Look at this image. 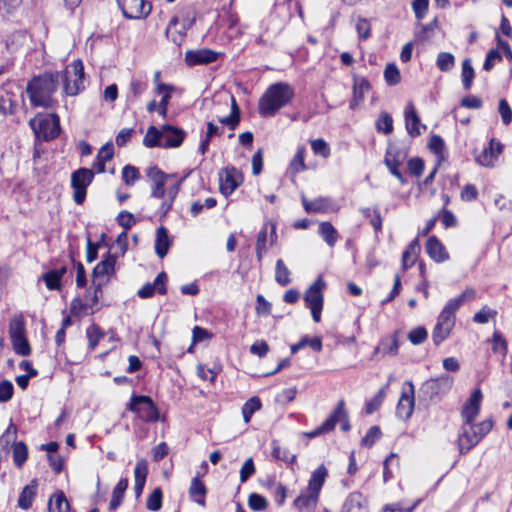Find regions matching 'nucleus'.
<instances>
[{"mask_svg":"<svg viewBox=\"0 0 512 512\" xmlns=\"http://www.w3.org/2000/svg\"><path fill=\"white\" fill-rule=\"evenodd\" d=\"M171 245V240L168 236V231L165 227L161 226L157 229L155 240V252L159 258H164Z\"/></svg>","mask_w":512,"mask_h":512,"instance_id":"30","label":"nucleus"},{"mask_svg":"<svg viewBox=\"0 0 512 512\" xmlns=\"http://www.w3.org/2000/svg\"><path fill=\"white\" fill-rule=\"evenodd\" d=\"M405 127L411 137H417L421 134V129H426V125L421 124L420 118L412 102H409L404 110Z\"/></svg>","mask_w":512,"mask_h":512,"instance_id":"21","label":"nucleus"},{"mask_svg":"<svg viewBox=\"0 0 512 512\" xmlns=\"http://www.w3.org/2000/svg\"><path fill=\"white\" fill-rule=\"evenodd\" d=\"M436 66L441 72H449L455 66V57L450 52H440L437 55Z\"/></svg>","mask_w":512,"mask_h":512,"instance_id":"42","label":"nucleus"},{"mask_svg":"<svg viewBox=\"0 0 512 512\" xmlns=\"http://www.w3.org/2000/svg\"><path fill=\"white\" fill-rule=\"evenodd\" d=\"M293 96L294 91L287 83L278 82L270 85L259 100V114L263 117L274 116L282 107L290 103Z\"/></svg>","mask_w":512,"mask_h":512,"instance_id":"2","label":"nucleus"},{"mask_svg":"<svg viewBox=\"0 0 512 512\" xmlns=\"http://www.w3.org/2000/svg\"><path fill=\"white\" fill-rule=\"evenodd\" d=\"M13 349L16 354L21 356H28L31 353V348L26 336L11 339Z\"/></svg>","mask_w":512,"mask_h":512,"instance_id":"56","label":"nucleus"},{"mask_svg":"<svg viewBox=\"0 0 512 512\" xmlns=\"http://www.w3.org/2000/svg\"><path fill=\"white\" fill-rule=\"evenodd\" d=\"M143 145L147 148H163L162 128L159 130L155 126H150L144 136Z\"/></svg>","mask_w":512,"mask_h":512,"instance_id":"35","label":"nucleus"},{"mask_svg":"<svg viewBox=\"0 0 512 512\" xmlns=\"http://www.w3.org/2000/svg\"><path fill=\"white\" fill-rule=\"evenodd\" d=\"M248 506L254 511H263L268 506L267 499L257 493H252L248 498Z\"/></svg>","mask_w":512,"mask_h":512,"instance_id":"58","label":"nucleus"},{"mask_svg":"<svg viewBox=\"0 0 512 512\" xmlns=\"http://www.w3.org/2000/svg\"><path fill=\"white\" fill-rule=\"evenodd\" d=\"M185 137L186 132L180 128L174 127L172 125L162 126L163 148L179 147Z\"/></svg>","mask_w":512,"mask_h":512,"instance_id":"22","label":"nucleus"},{"mask_svg":"<svg viewBox=\"0 0 512 512\" xmlns=\"http://www.w3.org/2000/svg\"><path fill=\"white\" fill-rule=\"evenodd\" d=\"M94 172L92 169L79 168L71 174V187L73 188V200L80 205L85 201L87 187L92 183Z\"/></svg>","mask_w":512,"mask_h":512,"instance_id":"10","label":"nucleus"},{"mask_svg":"<svg viewBox=\"0 0 512 512\" xmlns=\"http://www.w3.org/2000/svg\"><path fill=\"white\" fill-rule=\"evenodd\" d=\"M61 72L43 73L33 77L27 84L26 93L35 107L51 108L57 103L54 97L59 85Z\"/></svg>","mask_w":512,"mask_h":512,"instance_id":"1","label":"nucleus"},{"mask_svg":"<svg viewBox=\"0 0 512 512\" xmlns=\"http://www.w3.org/2000/svg\"><path fill=\"white\" fill-rule=\"evenodd\" d=\"M370 89V83L365 78H355L353 85V100L350 104L351 108H354L358 102L362 101L365 94Z\"/></svg>","mask_w":512,"mask_h":512,"instance_id":"33","label":"nucleus"},{"mask_svg":"<svg viewBox=\"0 0 512 512\" xmlns=\"http://www.w3.org/2000/svg\"><path fill=\"white\" fill-rule=\"evenodd\" d=\"M384 78L388 85L393 86L400 82L401 76L397 66L393 63H389L384 70Z\"/></svg>","mask_w":512,"mask_h":512,"instance_id":"54","label":"nucleus"},{"mask_svg":"<svg viewBox=\"0 0 512 512\" xmlns=\"http://www.w3.org/2000/svg\"><path fill=\"white\" fill-rule=\"evenodd\" d=\"M167 279L165 272L159 273L153 283H146L138 290V297L147 299L152 297L156 292L161 295H165L167 293Z\"/></svg>","mask_w":512,"mask_h":512,"instance_id":"18","label":"nucleus"},{"mask_svg":"<svg viewBox=\"0 0 512 512\" xmlns=\"http://www.w3.org/2000/svg\"><path fill=\"white\" fill-rule=\"evenodd\" d=\"M219 121L227 125L230 129H235L240 121V110L235 99L232 97L231 113L227 117L220 118Z\"/></svg>","mask_w":512,"mask_h":512,"instance_id":"50","label":"nucleus"},{"mask_svg":"<svg viewBox=\"0 0 512 512\" xmlns=\"http://www.w3.org/2000/svg\"><path fill=\"white\" fill-rule=\"evenodd\" d=\"M319 234L321 235V237L324 239L328 246H335L338 239V233L330 222H322L319 225Z\"/></svg>","mask_w":512,"mask_h":512,"instance_id":"40","label":"nucleus"},{"mask_svg":"<svg viewBox=\"0 0 512 512\" xmlns=\"http://www.w3.org/2000/svg\"><path fill=\"white\" fill-rule=\"evenodd\" d=\"M492 427L493 421L491 419L484 420L479 424H474V422H463L458 435V447L460 454L468 453L482 440L485 435L491 431Z\"/></svg>","mask_w":512,"mask_h":512,"instance_id":"4","label":"nucleus"},{"mask_svg":"<svg viewBox=\"0 0 512 512\" xmlns=\"http://www.w3.org/2000/svg\"><path fill=\"white\" fill-rule=\"evenodd\" d=\"M395 335L396 334H393V336L383 339L375 348L374 355H377L378 353H382L383 355H396L399 343Z\"/></svg>","mask_w":512,"mask_h":512,"instance_id":"37","label":"nucleus"},{"mask_svg":"<svg viewBox=\"0 0 512 512\" xmlns=\"http://www.w3.org/2000/svg\"><path fill=\"white\" fill-rule=\"evenodd\" d=\"M503 145L496 141L495 139H491L489 146L485 148L477 157L476 161L486 167H491L494 165L495 161L502 153Z\"/></svg>","mask_w":512,"mask_h":512,"instance_id":"24","label":"nucleus"},{"mask_svg":"<svg viewBox=\"0 0 512 512\" xmlns=\"http://www.w3.org/2000/svg\"><path fill=\"white\" fill-rule=\"evenodd\" d=\"M277 225L274 221H266L261 230L258 232L256 240V257L261 261L267 253L268 248L273 246L277 241Z\"/></svg>","mask_w":512,"mask_h":512,"instance_id":"11","label":"nucleus"},{"mask_svg":"<svg viewBox=\"0 0 512 512\" xmlns=\"http://www.w3.org/2000/svg\"><path fill=\"white\" fill-rule=\"evenodd\" d=\"M376 129L378 132L386 135L393 131V119L387 112H381L376 120Z\"/></svg>","mask_w":512,"mask_h":512,"instance_id":"49","label":"nucleus"},{"mask_svg":"<svg viewBox=\"0 0 512 512\" xmlns=\"http://www.w3.org/2000/svg\"><path fill=\"white\" fill-rule=\"evenodd\" d=\"M60 79L63 81V92L66 96L78 95L85 88L82 61L77 59L71 62L65 71L61 72Z\"/></svg>","mask_w":512,"mask_h":512,"instance_id":"5","label":"nucleus"},{"mask_svg":"<svg viewBox=\"0 0 512 512\" xmlns=\"http://www.w3.org/2000/svg\"><path fill=\"white\" fill-rule=\"evenodd\" d=\"M218 53L211 49L189 50L185 54V62L188 66L209 64L217 60Z\"/></svg>","mask_w":512,"mask_h":512,"instance_id":"20","label":"nucleus"},{"mask_svg":"<svg viewBox=\"0 0 512 512\" xmlns=\"http://www.w3.org/2000/svg\"><path fill=\"white\" fill-rule=\"evenodd\" d=\"M116 256L107 253L106 256L93 269V284H97L100 278L114 273Z\"/></svg>","mask_w":512,"mask_h":512,"instance_id":"25","label":"nucleus"},{"mask_svg":"<svg viewBox=\"0 0 512 512\" xmlns=\"http://www.w3.org/2000/svg\"><path fill=\"white\" fill-rule=\"evenodd\" d=\"M128 409L144 422H156L159 419L158 408L149 396L133 395Z\"/></svg>","mask_w":512,"mask_h":512,"instance_id":"8","label":"nucleus"},{"mask_svg":"<svg viewBox=\"0 0 512 512\" xmlns=\"http://www.w3.org/2000/svg\"><path fill=\"white\" fill-rule=\"evenodd\" d=\"M340 413L341 408L336 413H332L319 427L310 432H306L304 435L308 438H315L319 435L331 432L334 429V421Z\"/></svg>","mask_w":512,"mask_h":512,"instance_id":"38","label":"nucleus"},{"mask_svg":"<svg viewBox=\"0 0 512 512\" xmlns=\"http://www.w3.org/2000/svg\"><path fill=\"white\" fill-rule=\"evenodd\" d=\"M406 158V152L401 150L396 145H389L386 151L384 162L385 164H391L394 162L395 164L401 165Z\"/></svg>","mask_w":512,"mask_h":512,"instance_id":"44","label":"nucleus"},{"mask_svg":"<svg viewBox=\"0 0 512 512\" xmlns=\"http://www.w3.org/2000/svg\"><path fill=\"white\" fill-rule=\"evenodd\" d=\"M428 336V332L425 327L418 326L416 328H413L408 333V339L413 345H419L422 344Z\"/></svg>","mask_w":512,"mask_h":512,"instance_id":"59","label":"nucleus"},{"mask_svg":"<svg viewBox=\"0 0 512 512\" xmlns=\"http://www.w3.org/2000/svg\"><path fill=\"white\" fill-rule=\"evenodd\" d=\"M146 507L150 511H158L162 507V491L160 488L154 489L149 495Z\"/></svg>","mask_w":512,"mask_h":512,"instance_id":"60","label":"nucleus"},{"mask_svg":"<svg viewBox=\"0 0 512 512\" xmlns=\"http://www.w3.org/2000/svg\"><path fill=\"white\" fill-rule=\"evenodd\" d=\"M275 280L281 286H286L291 282L290 271L282 259H278L276 262Z\"/></svg>","mask_w":512,"mask_h":512,"instance_id":"46","label":"nucleus"},{"mask_svg":"<svg viewBox=\"0 0 512 512\" xmlns=\"http://www.w3.org/2000/svg\"><path fill=\"white\" fill-rule=\"evenodd\" d=\"M328 476V470L324 465H320L312 472L305 491L294 500L293 505L299 510H312L317 506L319 493Z\"/></svg>","mask_w":512,"mask_h":512,"instance_id":"3","label":"nucleus"},{"mask_svg":"<svg viewBox=\"0 0 512 512\" xmlns=\"http://www.w3.org/2000/svg\"><path fill=\"white\" fill-rule=\"evenodd\" d=\"M9 335L11 339L25 336V322L22 317L17 316L9 323Z\"/></svg>","mask_w":512,"mask_h":512,"instance_id":"51","label":"nucleus"},{"mask_svg":"<svg viewBox=\"0 0 512 512\" xmlns=\"http://www.w3.org/2000/svg\"><path fill=\"white\" fill-rule=\"evenodd\" d=\"M429 8V0H414L412 2V10L418 22L422 21L426 16Z\"/></svg>","mask_w":512,"mask_h":512,"instance_id":"61","label":"nucleus"},{"mask_svg":"<svg viewBox=\"0 0 512 512\" xmlns=\"http://www.w3.org/2000/svg\"><path fill=\"white\" fill-rule=\"evenodd\" d=\"M123 16L127 19L146 18L152 10L148 0H116Z\"/></svg>","mask_w":512,"mask_h":512,"instance_id":"12","label":"nucleus"},{"mask_svg":"<svg viewBox=\"0 0 512 512\" xmlns=\"http://www.w3.org/2000/svg\"><path fill=\"white\" fill-rule=\"evenodd\" d=\"M325 288L324 280L319 277L305 291L304 302L306 307L311 311L313 320L318 323L321 320V312L323 309V290Z\"/></svg>","mask_w":512,"mask_h":512,"instance_id":"7","label":"nucleus"},{"mask_svg":"<svg viewBox=\"0 0 512 512\" xmlns=\"http://www.w3.org/2000/svg\"><path fill=\"white\" fill-rule=\"evenodd\" d=\"M37 488L38 482L36 479H33L28 485H26L22 489L18 498V506L21 509L27 510L32 506L37 494Z\"/></svg>","mask_w":512,"mask_h":512,"instance_id":"29","label":"nucleus"},{"mask_svg":"<svg viewBox=\"0 0 512 512\" xmlns=\"http://www.w3.org/2000/svg\"><path fill=\"white\" fill-rule=\"evenodd\" d=\"M36 137L43 141L56 138L60 133V121L57 114L39 115L29 122Z\"/></svg>","mask_w":512,"mask_h":512,"instance_id":"6","label":"nucleus"},{"mask_svg":"<svg viewBox=\"0 0 512 512\" xmlns=\"http://www.w3.org/2000/svg\"><path fill=\"white\" fill-rule=\"evenodd\" d=\"M146 176L150 182L151 196L161 199L166 194L165 185L176 177L175 174H166L157 166H151L146 170Z\"/></svg>","mask_w":512,"mask_h":512,"instance_id":"13","label":"nucleus"},{"mask_svg":"<svg viewBox=\"0 0 512 512\" xmlns=\"http://www.w3.org/2000/svg\"><path fill=\"white\" fill-rule=\"evenodd\" d=\"M27 458H28L27 445L22 441L14 443V445H13L14 464L18 468H21L23 466V464L26 462Z\"/></svg>","mask_w":512,"mask_h":512,"instance_id":"43","label":"nucleus"},{"mask_svg":"<svg viewBox=\"0 0 512 512\" xmlns=\"http://www.w3.org/2000/svg\"><path fill=\"white\" fill-rule=\"evenodd\" d=\"M474 78H475V71L472 66V61L470 58H465L462 61L461 81H462L463 88L466 91L471 89Z\"/></svg>","mask_w":512,"mask_h":512,"instance_id":"36","label":"nucleus"},{"mask_svg":"<svg viewBox=\"0 0 512 512\" xmlns=\"http://www.w3.org/2000/svg\"><path fill=\"white\" fill-rule=\"evenodd\" d=\"M498 112L504 125L507 126L512 122V109L505 99H500Z\"/></svg>","mask_w":512,"mask_h":512,"instance_id":"64","label":"nucleus"},{"mask_svg":"<svg viewBox=\"0 0 512 512\" xmlns=\"http://www.w3.org/2000/svg\"><path fill=\"white\" fill-rule=\"evenodd\" d=\"M67 273L66 266L60 268L51 269L44 273L40 279L44 281L48 290H60L62 287V277Z\"/></svg>","mask_w":512,"mask_h":512,"instance_id":"28","label":"nucleus"},{"mask_svg":"<svg viewBox=\"0 0 512 512\" xmlns=\"http://www.w3.org/2000/svg\"><path fill=\"white\" fill-rule=\"evenodd\" d=\"M302 203L307 213H326L338 210L335 202L329 197H319L312 201H308L303 196Z\"/></svg>","mask_w":512,"mask_h":512,"instance_id":"19","label":"nucleus"},{"mask_svg":"<svg viewBox=\"0 0 512 512\" xmlns=\"http://www.w3.org/2000/svg\"><path fill=\"white\" fill-rule=\"evenodd\" d=\"M70 504L63 491H56L48 501L49 512H69Z\"/></svg>","mask_w":512,"mask_h":512,"instance_id":"31","label":"nucleus"},{"mask_svg":"<svg viewBox=\"0 0 512 512\" xmlns=\"http://www.w3.org/2000/svg\"><path fill=\"white\" fill-rule=\"evenodd\" d=\"M272 456L288 464H292L296 461V455L291 454L288 449L282 448L276 441L272 442Z\"/></svg>","mask_w":512,"mask_h":512,"instance_id":"45","label":"nucleus"},{"mask_svg":"<svg viewBox=\"0 0 512 512\" xmlns=\"http://www.w3.org/2000/svg\"><path fill=\"white\" fill-rule=\"evenodd\" d=\"M497 315V311L490 309L488 306H483L480 311L474 314L473 321L479 324L487 323L491 318Z\"/></svg>","mask_w":512,"mask_h":512,"instance_id":"63","label":"nucleus"},{"mask_svg":"<svg viewBox=\"0 0 512 512\" xmlns=\"http://www.w3.org/2000/svg\"><path fill=\"white\" fill-rule=\"evenodd\" d=\"M174 90L175 87L170 84L158 83L157 87L155 88V92L159 95H162L159 104L168 106L172 96V92Z\"/></svg>","mask_w":512,"mask_h":512,"instance_id":"57","label":"nucleus"},{"mask_svg":"<svg viewBox=\"0 0 512 512\" xmlns=\"http://www.w3.org/2000/svg\"><path fill=\"white\" fill-rule=\"evenodd\" d=\"M476 297V291L473 288H466L460 295L457 297L451 298L444 308L442 309L440 315L446 316L447 318L453 319L455 321V313L456 311L464 304L467 303Z\"/></svg>","mask_w":512,"mask_h":512,"instance_id":"16","label":"nucleus"},{"mask_svg":"<svg viewBox=\"0 0 512 512\" xmlns=\"http://www.w3.org/2000/svg\"><path fill=\"white\" fill-rule=\"evenodd\" d=\"M405 384L407 388H403L396 407V414L402 419H408L414 409V385L411 381H407Z\"/></svg>","mask_w":512,"mask_h":512,"instance_id":"15","label":"nucleus"},{"mask_svg":"<svg viewBox=\"0 0 512 512\" xmlns=\"http://www.w3.org/2000/svg\"><path fill=\"white\" fill-rule=\"evenodd\" d=\"M482 401V393L480 389H476L464 403L461 416L463 422H474L479 414Z\"/></svg>","mask_w":512,"mask_h":512,"instance_id":"17","label":"nucleus"},{"mask_svg":"<svg viewBox=\"0 0 512 512\" xmlns=\"http://www.w3.org/2000/svg\"><path fill=\"white\" fill-rule=\"evenodd\" d=\"M454 378L448 374H442L436 378L425 381L421 387L422 392L431 401H440L453 387Z\"/></svg>","mask_w":512,"mask_h":512,"instance_id":"9","label":"nucleus"},{"mask_svg":"<svg viewBox=\"0 0 512 512\" xmlns=\"http://www.w3.org/2000/svg\"><path fill=\"white\" fill-rule=\"evenodd\" d=\"M183 181L184 178H181L167 187L166 194L168 196V200L162 204V207L164 208L165 211H168L171 208L174 199L179 193Z\"/></svg>","mask_w":512,"mask_h":512,"instance_id":"53","label":"nucleus"},{"mask_svg":"<svg viewBox=\"0 0 512 512\" xmlns=\"http://www.w3.org/2000/svg\"><path fill=\"white\" fill-rule=\"evenodd\" d=\"M342 512H368L366 498L360 492L350 493L345 499Z\"/></svg>","mask_w":512,"mask_h":512,"instance_id":"26","label":"nucleus"},{"mask_svg":"<svg viewBox=\"0 0 512 512\" xmlns=\"http://www.w3.org/2000/svg\"><path fill=\"white\" fill-rule=\"evenodd\" d=\"M419 250L420 246L418 240L415 239L409 244L407 249L402 254V266L404 270L413 266V264L416 261Z\"/></svg>","mask_w":512,"mask_h":512,"instance_id":"39","label":"nucleus"},{"mask_svg":"<svg viewBox=\"0 0 512 512\" xmlns=\"http://www.w3.org/2000/svg\"><path fill=\"white\" fill-rule=\"evenodd\" d=\"M438 27V20L434 18L428 24H422L421 21L418 22L416 31V37L420 41H425L430 37V34H433L434 30Z\"/></svg>","mask_w":512,"mask_h":512,"instance_id":"48","label":"nucleus"},{"mask_svg":"<svg viewBox=\"0 0 512 512\" xmlns=\"http://www.w3.org/2000/svg\"><path fill=\"white\" fill-rule=\"evenodd\" d=\"M206 487L204 483L198 478L195 477L191 481V485L189 487V495L190 497L199 505L205 506V495H206Z\"/></svg>","mask_w":512,"mask_h":512,"instance_id":"32","label":"nucleus"},{"mask_svg":"<svg viewBox=\"0 0 512 512\" xmlns=\"http://www.w3.org/2000/svg\"><path fill=\"white\" fill-rule=\"evenodd\" d=\"M426 250L428 255L438 263L448 260L449 254L447 253L443 244L436 236H430L426 243Z\"/></svg>","mask_w":512,"mask_h":512,"instance_id":"27","label":"nucleus"},{"mask_svg":"<svg viewBox=\"0 0 512 512\" xmlns=\"http://www.w3.org/2000/svg\"><path fill=\"white\" fill-rule=\"evenodd\" d=\"M140 173L139 170L132 165H126L122 169V179L124 183L128 186H132L139 179Z\"/></svg>","mask_w":512,"mask_h":512,"instance_id":"55","label":"nucleus"},{"mask_svg":"<svg viewBox=\"0 0 512 512\" xmlns=\"http://www.w3.org/2000/svg\"><path fill=\"white\" fill-rule=\"evenodd\" d=\"M261 408L258 397H252L242 407V415L245 423H249L252 415Z\"/></svg>","mask_w":512,"mask_h":512,"instance_id":"47","label":"nucleus"},{"mask_svg":"<svg viewBox=\"0 0 512 512\" xmlns=\"http://www.w3.org/2000/svg\"><path fill=\"white\" fill-rule=\"evenodd\" d=\"M491 341L492 351L494 353H499L502 357H505L508 351V345L505 338L499 332H494Z\"/></svg>","mask_w":512,"mask_h":512,"instance_id":"52","label":"nucleus"},{"mask_svg":"<svg viewBox=\"0 0 512 512\" xmlns=\"http://www.w3.org/2000/svg\"><path fill=\"white\" fill-rule=\"evenodd\" d=\"M242 182V173L235 167H226L219 174L220 192L225 197L231 195Z\"/></svg>","mask_w":512,"mask_h":512,"instance_id":"14","label":"nucleus"},{"mask_svg":"<svg viewBox=\"0 0 512 512\" xmlns=\"http://www.w3.org/2000/svg\"><path fill=\"white\" fill-rule=\"evenodd\" d=\"M128 487V479H120L117 485L114 487L112 497L109 503V508L112 510L117 509L123 501L125 491Z\"/></svg>","mask_w":512,"mask_h":512,"instance_id":"34","label":"nucleus"},{"mask_svg":"<svg viewBox=\"0 0 512 512\" xmlns=\"http://www.w3.org/2000/svg\"><path fill=\"white\" fill-rule=\"evenodd\" d=\"M305 147L299 146L297 148L296 154L290 162L289 169L293 174H297L306 169L305 165Z\"/></svg>","mask_w":512,"mask_h":512,"instance_id":"41","label":"nucleus"},{"mask_svg":"<svg viewBox=\"0 0 512 512\" xmlns=\"http://www.w3.org/2000/svg\"><path fill=\"white\" fill-rule=\"evenodd\" d=\"M455 325L453 319L447 318L439 314L437 323L432 332V340L435 345H440L445 339H447Z\"/></svg>","mask_w":512,"mask_h":512,"instance_id":"23","label":"nucleus"},{"mask_svg":"<svg viewBox=\"0 0 512 512\" xmlns=\"http://www.w3.org/2000/svg\"><path fill=\"white\" fill-rule=\"evenodd\" d=\"M311 148L316 155H320L323 158H328L330 156V147L328 143L321 138L312 140Z\"/></svg>","mask_w":512,"mask_h":512,"instance_id":"62","label":"nucleus"}]
</instances>
